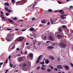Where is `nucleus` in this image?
<instances>
[{
  "mask_svg": "<svg viewBox=\"0 0 73 73\" xmlns=\"http://www.w3.org/2000/svg\"><path fill=\"white\" fill-rule=\"evenodd\" d=\"M30 30L31 31H34V32H36V30H35L34 28H30Z\"/></svg>",
  "mask_w": 73,
  "mask_h": 73,
  "instance_id": "7",
  "label": "nucleus"
},
{
  "mask_svg": "<svg viewBox=\"0 0 73 73\" xmlns=\"http://www.w3.org/2000/svg\"><path fill=\"white\" fill-rule=\"evenodd\" d=\"M14 48H15V46H13V47H12V48H11V50H12Z\"/></svg>",
  "mask_w": 73,
  "mask_h": 73,
  "instance_id": "29",
  "label": "nucleus"
},
{
  "mask_svg": "<svg viewBox=\"0 0 73 73\" xmlns=\"http://www.w3.org/2000/svg\"><path fill=\"white\" fill-rule=\"evenodd\" d=\"M2 18L3 19H5V18L4 17H2Z\"/></svg>",
  "mask_w": 73,
  "mask_h": 73,
  "instance_id": "63",
  "label": "nucleus"
},
{
  "mask_svg": "<svg viewBox=\"0 0 73 73\" xmlns=\"http://www.w3.org/2000/svg\"><path fill=\"white\" fill-rule=\"evenodd\" d=\"M10 67H13V64H11V63H10Z\"/></svg>",
  "mask_w": 73,
  "mask_h": 73,
  "instance_id": "34",
  "label": "nucleus"
},
{
  "mask_svg": "<svg viewBox=\"0 0 73 73\" xmlns=\"http://www.w3.org/2000/svg\"><path fill=\"white\" fill-rule=\"evenodd\" d=\"M49 67H51V65H49Z\"/></svg>",
  "mask_w": 73,
  "mask_h": 73,
  "instance_id": "59",
  "label": "nucleus"
},
{
  "mask_svg": "<svg viewBox=\"0 0 73 73\" xmlns=\"http://www.w3.org/2000/svg\"><path fill=\"white\" fill-rule=\"evenodd\" d=\"M6 40L8 41H11V39L9 38H6Z\"/></svg>",
  "mask_w": 73,
  "mask_h": 73,
  "instance_id": "13",
  "label": "nucleus"
},
{
  "mask_svg": "<svg viewBox=\"0 0 73 73\" xmlns=\"http://www.w3.org/2000/svg\"><path fill=\"white\" fill-rule=\"evenodd\" d=\"M50 42L49 41H47L46 42V43H47V44H48V43H49V42Z\"/></svg>",
  "mask_w": 73,
  "mask_h": 73,
  "instance_id": "33",
  "label": "nucleus"
},
{
  "mask_svg": "<svg viewBox=\"0 0 73 73\" xmlns=\"http://www.w3.org/2000/svg\"><path fill=\"white\" fill-rule=\"evenodd\" d=\"M26 45H29V42H27L26 43Z\"/></svg>",
  "mask_w": 73,
  "mask_h": 73,
  "instance_id": "52",
  "label": "nucleus"
},
{
  "mask_svg": "<svg viewBox=\"0 0 73 73\" xmlns=\"http://www.w3.org/2000/svg\"><path fill=\"white\" fill-rule=\"evenodd\" d=\"M3 64V62L0 63V68L1 67V65H2Z\"/></svg>",
  "mask_w": 73,
  "mask_h": 73,
  "instance_id": "25",
  "label": "nucleus"
},
{
  "mask_svg": "<svg viewBox=\"0 0 73 73\" xmlns=\"http://www.w3.org/2000/svg\"><path fill=\"white\" fill-rule=\"evenodd\" d=\"M50 24V23H49V22H48V23H47V25H49V24Z\"/></svg>",
  "mask_w": 73,
  "mask_h": 73,
  "instance_id": "55",
  "label": "nucleus"
},
{
  "mask_svg": "<svg viewBox=\"0 0 73 73\" xmlns=\"http://www.w3.org/2000/svg\"><path fill=\"white\" fill-rule=\"evenodd\" d=\"M65 67L66 68V69L67 70H68V69H69V67H68V66H65Z\"/></svg>",
  "mask_w": 73,
  "mask_h": 73,
  "instance_id": "21",
  "label": "nucleus"
},
{
  "mask_svg": "<svg viewBox=\"0 0 73 73\" xmlns=\"http://www.w3.org/2000/svg\"><path fill=\"white\" fill-rule=\"evenodd\" d=\"M40 44H41V43L40 42V43H38V45H40Z\"/></svg>",
  "mask_w": 73,
  "mask_h": 73,
  "instance_id": "56",
  "label": "nucleus"
},
{
  "mask_svg": "<svg viewBox=\"0 0 73 73\" xmlns=\"http://www.w3.org/2000/svg\"><path fill=\"white\" fill-rule=\"evenodd\" d=\"M29 57L30 58H32L33 57V54H32V53H30L29 55Z\"/></svg>",
  "mask_w": 73,
  "mask_h": 73,
  "instance_id": "10",
  "label": "nucleus"
},
{
  "mask_svg": "<svg viewBox=\"0 0 73 73\" xmlns=\"http://www.w3.org/2000/svg\"><path fill=\"white\" fill-rule=\"evenodd\" d=\"M1 14H2L3 15V12L2 11H1Z\"/></svg>",
  "mask_w": 73,
  "mask_h": 73,
  "instance_id": "62",
  "label": "nucleus"
},
{
  "mask_svg": "<svg viewBox=\"0 0 73 73\" xmlns=\"http://www.w3.org/2000/svg\"><path fill=\"white\" fill-rule=\"evenodd\" d=\"M8 72V70H6V71H5V72H4V73H7Z\"/></svg>",
  "mask_w": 73,
  "mask_h": 73,
  "instance_id": "45",
  "label": "nucleus"
},
{
  "mask_svg": "<svg viewBox=\"0 0 73 73\" xmlns=\"http://www.w3.org/2000/svg\"><path fill=\"white\" fill-rule=\"evenodd\" d=\"M5 9H6V10H7V12H11V10L8 9V8L7 7L5 8Z\"/></svg>",
  "mask_w": 73,
  "mask_h": 73,
  "instance_id": "9",
  "label": "nucleus"
},
{
  "mask_svg": "<svg viewBox=\"0 0 73 73\" xmlns=\"http://www.w3.org/2000/svg\"><path fill=\"white\" fill-rule=\"evenodd\" d=\"M42 24H44L45 23V20H42Z\"/></svg>",
  "mask_w": 73,
  "mask_h": 73,
  "instance_id": "23",
  "label": "nucleus"
},
{
  "mask_svg": "<svg viewBox=\"0 0 73 73\" xmlns=\"http://www.w3.org/2000/svg\"><path fill=\"white\" fill-rule=\"evenodd\" d=\"M18 60L19 61H21V60H22V57H20L18 58Z\"/></svg>",
  "mask_w": 73,
  "mask_h": 73,
  "instance_id": "17",
  "label": "nucleus"
},
{
  "mask_svg": "<svg viewBox=\"0 0 73 73\" xmlns=\"http://www.w3.org/2000/svg\"><path fill=\"white\" fill-rule=\"evenodd\" d=\"M11 58V56H9V59H10Z\"/></svg>",
  "mask_w": 73,
  "mask_h": 73,
  "instance_id": "53",
  "label": "nucleus"
},
{
  "mask_svg": "<svg viewBox=\"0 0 73 73\" xmlns=\"http://www.w3.org/2000/svg\"><path fill=\"white\" fill-rule=\"evenodd\" d=\"M49 60H45V64H49Z\"/></svg>",
  "mask_w": 73,
  "mask_h": 73,
  "instance_id": "14",
  "label": "nucleus"
},
{
  "mask_svg": "<svg viewBox=\"0 0 73 73\" xmlns=\"http://www.w3.org/2000/svg\"><path fill=\"white\" fill-rule=\"evenodd\" d=\"M57 37H62V36H61V35H58L57 36Z\"/></svg>",
  "mask_w": 73,
  "mask_h": 73,
  "instance_id": "46",
  "label": "nucleus"
},
{
  "mask_svg": "<svg viewBox=\"0 0 73 73\" xmlns=\"http://www.w3.org/2000/svg\"><path fill=\"white\" fill-rule=\"evenodd\" d=\"M59 32H62V29H60L59 30Z\"/></svg>",
  "mask_w": 73,
  "mask_h": 73,
  "instance_id": "41",
  "label": "nucleus"
},
{
  "mask_svg": "<svg viewBox=\"0 0 73 73\" xmlns=\"http://www.w3.org/2000/svg\"><path fill=\"white\" fill-rule=\"evenodd\" d=\"M39 69H40V67H38L37 68V70Z\"/></svg>",
  "mask_w": 73,
  "mask_h": 73,
  "instance_id": "50",
  "label": "nucleus"
},
{
  "mask_svg": "<svg viewBox=\"0 0 73 73\" xmlns=\"http://www.w3.org/2000/svg\"><path fill=\"white\" fill-rule=\"evenodd\" d=\"M70 9H73V6H70Z\"/></svg>",
  "mask_w": 73,
  "mask_h": 73,
  "instance_id": "36",
  "label": "nucleus"
},
{
  "mask_svg": "<svg viewBox=\"0 0 73 73\" xmlns=\"http://www.w3.org/2000/svg\"><path fill=\"white\" fill-rule=\"evenodd\" d=\"M7 63H8V58H7V60H6V61H5V63L7 64Z\"/></svg>",
  "mask_w": 73,
  "mask_h": 73,
  "instance_id": "27",
  "label": "nucleus"
},
{
  "mask_svg": "<svg viewBox=\"0 0 73 73\" xmlns=\"http://www.w3.org/2000/svg\"><path fill=\"white\" fill-rule=\"evenodd\" d=\"M58 3H59V4H61V2H60V1H58Z\"/></svg>",
  "mask_w": 73,
  "mask_h": 73,
  "instance_id": "58",
  "label": "nucleus"
},
{
  "mask_svg": "<svg viewBox=\"0 0 73 73\" xmlns=\"http://www.w3.org/2000/svg\"><path fill=\"white\" fill-rule=\"evenodd\" d=\"M27 48L28 49H30V47H27Z\"/></svg>",
  "mask_w": 73,
  "mask_h": 73,
  "instance_id": "60",
  "label": "nucleus"
},
{
  "mask_svg": "<svg viewBox=\"0 0 73 73\" xmlns=\"http://www.w3.org/2000/svg\"><path fill=\"white\" fill-rule=\"evenodd\" d=\"M20 3V1H19V2H17V3Z\"/></svg>",
  "mask_w": 73,
  "mask_h": 73,
  "instance_id": "54",
  "label": "nucleus"
},
{
  "mask_svg": "<svg viewBox=\"0 0 73 73\" xmlns=\"http://www.w3.org/2000/svg\"><path fill=\"white\" fill-rule=\"evenodd\" d=\"M54 48V47L53 46H48L47 47V50H50L51 49Z\"/></svg>",
  "mask_w": 73,
  "mask_h": 73,
  "instance_id": "6",
  "label": "nucleus"
},
{
  "mask_svg": "<svg viewBox=\"0 0 73 73\" xmlns=\"http://www.w3.org/2000/svg\"><path fill=\"white\" fill-rule=\"evenodd\" d=\"M6 16H8L9 15V14L8 13H6Z\"/></svg>",
  "mask_w": 73,
  "mask_h": 73,
  "instance_id": "43",
  "label": "nucleus"
},
{
  "mask_svg": "<svg viewBox=\"0 0 73 73\" xmlns=\"http://www.w3.org/2000/svg\"><path fill=\"white\" fill-rule=\"evenodd\" d=\"M35 18H33V19H32V20L33 21V20H35Z\"/></svg>",
  "mask_w": 73,
  "mask_h": 73,
  "instance_id": "48",
  "label": "nucleus"
},
{
  "mask_svg": "<svg viewBox=\"0 0 73 73\" xmlns=\"http://www.w3.org/2000/svg\"><path fill=\"white\" fill-rule=\"evenodd\" d=\"M41 69L42 70H45V68H41Z\"/></svg>",
  "mask_w": 73,
  "mask_h": 73,
  "instance_id": "28",
  "label": "nucleus"
},
{
  "mask_svg": "<svg viewBox=\"0 0 73 73\" xmlns=\"http://www.w3.org/2000/svg\"><path fill=\"white\" fill-rule=\"evenodd\" d=\"M49 58H51V60H54V58L53 56H52L51 55L49 56Z\"/></svg>",
  "mask_w": 73,
  "mask_h": 73,
  "instance_id": "8",
  "label": "nucleus"
},
{
  "mask_svg": "<svg viewBox=\"0 0 73 73\" xmlns=\"http://www.w3.org/2000/svg\"><path fill=\"white\" fill-rule=\"evenodd\" d=\"M63 10H60L59 11V12H61L62 14H64V12H63Z\"/></svg>",
  "mask_w": 73,
  "mask_h": 73,
  "instance_id": "11",
  "label": "nucleus"
},
{
  "mask_svg": "<svg viewBox=\"0 0 73 73\" xmlns=\"http://www.w3.org/2000/svg\"><path fill=\"white\" fill-rule=\"evenodd\" d=\"M22 38V37H20V38H19V39H18V40H17V41H20V42L22 41V40L24 39V38Z\"/></svg>",
  "mask_w": 73,
  "mask_h": 73,
  "instance_id": "3",
  "label": "nucleus"
},
{
  "mask_svg": "<svg viewBox=\"0 0 73 73\" xmlns=\"http://www.w3.org/2000/svg\"><path fill=\"white\" fill-rule=\"evenodd\" d=\"M49 68H51V69H54V68L53 67H49Z\"/></svg>",
  "mask_w": 73,
  "mask_h": 73,
  "instance_id": "51",
  "label": "nucleus"
},
{
  "mask_svg": "<svg viewBox=\"0 0 73 73\" xmlns=\"http://www.w3.org/2000/svg\"><path fill=\"white\" fill-rule=\"evenodd\" d=\"M58 61H60V58H58V59H57Z\"/></svg>",
  "mask_w": 73,
  "mask_h": 73,
  "instance_id": "40",
  "label": "nucleus"
},
{
  "mask_svg": "<svg viewBox=\"0 0 73 73\" xmlns=\"http://www.w3.org/2000/svg\"><path fill=\"white\" fill-rule=\"evenodd\" d=\"M36 42V40H35L33 42V45H35Z\"/></svg>",
  "mask_w": 73,
  "mask_h": 73,
  "instance_id": "20",
  "label": "nucleus"
},
{
  "mask_svg": "<svg viewBox=\"0 0 73 73\" xmlns=\"http://www.w3.org/2000/svg\"><path fill=\"white\" fill-rule=\"evenodd\" d=\"M5 5H7V6H9V4L7 3H5Z\"/></svg>",
  "mask_w": 73,
  "mask_h": 73,
  "instance_id": "22",
  "label": "nucleus"
},
{
  "mask_svg": "<svg viewBox=\"0 0 73 73\" xmlns=\"http://www.w3.org/2000/svg\"><path fill=\"white\" fill-rule=\"evenodd\" d=\"M42 55H40V56H39V57H38V60L36 61V64H38V63L40 62V61L39 60H41V58H42Z\"/></svg>",
  "mask_w": 73,
  "mask_h": 73,
  "instance_id": "2",
  "label": "nucleus"
},
{
  "mask_svg": "<svg viewBox=\"0 0 73 73\" xmlns=\"http://www.w3.org/2000/svg\"><path fill=\"white\" fill-rule=\"evenodd\" d=\"M21 56L20 54V55H18V56Z\"/></svg>",
  "mask_w": 73,
  "mask_h": 73,
  "instance_id": "64",
  "label": "nucleus"
},
{
  "mask_svg": "<svg viewBox=\"0 0 73 73\" xmlns=\"http://www.w3.org/2000/svg\"><path fill=\"white\" fill-rule=\"evenodd\" d=\"M41 37L42 39L43 40H45L46 39V37Z\"/></svg>",
  "mask_w": 73,
  "mask_h": 73,
  "instance_id": "12",
  "label": "nucleus"
},
{
  "mask_svg": "<svg viewBox=\"0 0 73 73\" xmlns=\"http://www.w3.org/2000/svg\"><path fill=\"white\" fill-rule=\"evenodd\" d=\"M70 65H71V66H72V67H73V64L72 63H70Z\"/></svg>",
  "mask_w": 73,
  "mask_h": 73,
  "instance_id": "38",
  "label": "nucleus"
},
{
  "mask_svg": "<svg viewBox=\"0 0 73 73\" xmlns=\"http://www.w3.org/2000/svg\"><path fill=\"white\" fill-rule=\"evenodd\" d=\"M49 39L51 40H53V38H52V37H49Z\"/></svg>",
  "mask_w": 73,
  "mask_h": 73,
  "instance_id": "16",
  "label": "nucleus"
},
{
  "mask_svg": "<svg viewBox=\"0 0 73 73\" xmlns=\"http://www.w3.org/2000/svg\"><path fill=\"white\" fill-rule=\"evenodd\" d=\"M7 31H11V29H7Z\"/></svg>",
  "mask_w": 73,
  "mask_h": 73,
  "instance_id": "42",
  "label": "nucleus"
},
{
  "mask_svg": "<svg viewBox=\"0 0 73 73\" xmlns=\"http://www.w3.org/2000/svg\"><path fill=\"white\" fill-rule=\"evenodd\" d=\"M51 22L52 24H53V19H51Z\"/></svg>",
  "mask_w": 73,
  "mask_h": 73,
  "instance_id": "19",
  "label": "nucleus"
},
{
  "mask_svg": "<svg viewBox=\"0 0 73 73\" xmlns=\"http://www.w3.org/2000/svg\"><path fill=\"white\" fill-rule=\"evenodd\" d=\"M57 68L58 69H62L63 67L62 66L58 65L57 66Z\"/></svg>",
  "mask_w": 73,
  "mask_h": 73,
  "instance_id": "4",
  "label": "nucleus"
},
{
  "mask_svg": "<svg viewBox=\"0 0 73 73\" xmlns=\"http://www.w3.org/2000/svg\"><path fill=\"white\" fill-rule=\"evenodd\" d=\"M27 64L26 63H24L23 64V67H25L27 66Z\"/></svg>",
  "mask_w": 73,
  "mask_h": 73,
  "instance_id": "15",
  "label": "nucleus"
},
{
  "mask_svg": "<svg viewBox=\"0 0 73 73\" xmlns=\"http://www.w3.org/2000/svg\"><path fill=\"white\" fill-rule=\"evenodd\" d=\"M35 4L33 5V8H34V7H35Z\"/></svg>",
  "mask_w": 73,
  "mask_h": 73,
  "instance_id": "57",
  "label": "nucleus"
},
{
  "mask_svg": "<svg viewBox=\"0 0 73 73\" xmlns=\"http://www.w3.org/2000/svg\"><path fill=\"white\" fill-rule=\"evenodd\" d=\"M62 37H57V38L60 39Z\"/></svg>",
  "mask_w": 73,
  "mask_h": 73,
  "instance_id": "39",
  "label": "nucleus"
},
{
  "mask_svg": "<svg viewBox=\"0 0 73 73\" xmlns=\"http://www.w3.org/2000/svg\"><path fill=\"white\" fill-rule=\"evenodd\" d=\"M63 28H64V29H66V26H65L63 25Z\"/></svg>",
  "mask_w": 73,
  "mask_h": 73,
  "instance_id": "35",
  "label": "nucleus"
},
{
  "mask_svg": "<svg viewBox=\"0 0 73 73\" xmlns=\"http://www.w3.org/2000/svg\"><path fill=\"white\" fill-rule=\"evenodd\" d=\"M52 10L51 9H49L48 10V11L49 12H52Z\"/></svg>",
  "mask_w": 73,
  "mask_h": 73,
  "instance_id": "30",
  "label": "nucleus"
},
{
  "mask_svg": "<svg viewBox=\"0 0 73 73\" xmlns=\"http://www.w3.org/2000/svg\"><path fill=\"white\" fill-rule=\"evenodd\" d=\"M66 16V15L65 14L64 15H61L60 17L62 19H65V17H64V16Z\"/></svg>",
  "mask_w": 73,
  "mask_h": 73,
  "instance_id": "5",
  "label": "nucleus"
},
{
  "mask_svg": "<svg viewBox=\"0 0 73 73\" xmlns=\"http://www.w3.org/2000/svg\"><path fill=\"white\" fill-rule=\"evenodd\" d=\"M47 72H51V70H50V69H48L47 70Z\"/></svg>",
  "mask_w": 73,
  "mask_h": 73,
  "instance_id": "26",
  "label": "nucleus"
},
{
  "mask_svg": "<svg viewBox=\"0 0 73 73\" xmlns=\"http://www.w3.org/2000/svg\"><path fill=\"white\" fill-rule=\"evenodd\" d=\"M32 36H33V37H35L36 36V34L35 33H34Z\"/></svg>",
  "mask_w": 73,
  "mask_h": 73,
  "instance_id": "24",
  "label": "nucleus"
},
{
  "mask_svg": "<svg viewBox=\"0 0 73 73\" xmlns=\"http://www.w3.org/2000/svg\"><path fill=\"white\" fill-rule=\"evenodd\" d=\"M17 50H18V51L20 50H19V48H17Z\"/></svg>",
  "mask_w": 73,
  "mask_h": 73,
  "instance_id": "61",
  "label": "nucleus"
},
{
  "mask_svg": "<svg viewBox=\"0 0 73 73\" xmlns=\"http://www.w3.org/2000/svg\"><path fill=\"white\" fill-rule=\"evenodd\" d=\"M54 70H55V71H58V69H57V68H55L54 69Z\"/></svg>",
  "mask_w": 73,
  "mask_h": 73,
  "instance_id": "37",
  "label": "nucleus"
},
{
  "mask_svg": "<svg viewBox=\"0 0 73 73\" xmlns=\"http://www.w3.org/2000/svg\"><path fill=\"white\" fill-rule=\"evenodd\" d=\"M44 64V62H41L40 63V64Z\"/></svg>",
  "mask_w": 73,
  "mask_h": 73,
  "instance_id": "31",
  "label": "nucleus"
},
{
  "mask_svg": "<svg viewBox=\"0 0 73 73\" xmlns=\"http://www.w3.org/2000/svg\"><path fill=\"white\" fill-rule=\"evenodd\" d=\"M59 47L62 48H65L66 47V44L63 42H61L59 44Z\"/></svg>",
  "mask_w": 73,
  "mask_h": 73,
  "instance_id": "1",
  "label": "nucleus"
},
{
  "mask_svg": "<svg viewBox=\"0 0 73 73\" xmlns=\"http://www.w3.org/2000/svg\"><path fill=\"white\" fill-rule=\"evenodd\" d=\"M26 30V29L24 30H22V31H23V32H24V31H25V30Z\"/></svg>",
  "mask_w": 73,
  "mask_h": 73,
  "instance_id": "49",
  "label": "nucleus"
},
{
  "mask_svg": "<svg viewBox=\"0 0 73 73\" xmlns=\"http://www.w3.org/2000/svg\"><path fill=\"white\" fill-rule=\"evenodd\" d=\"M12 3H15V0H12Z\"/></svg>",
  "mask_w": 73,
  "mask_h": 73,
  "instance_id": "47",
  "label": "nucleus"
},
{
  "mask_svg": "<svg viewBox=\"0 0 73 73\" xmlns=\"http://www.w3.org/2000/svg\"><path fill=\"white\" fill-rule=\"evenodd\" d=\"M13 20H17V18L16 17H15L13 18Z\"/></svg>",
  "mask_w": 73,
  "mask_h": 73,
  "instance_id": "32",
  "label": "nucleus"
},
{
  "mask_svg": "<svg viewBox=\"0 0 73 73\" xmlns=\"http://www.w3.org/2000/svg\"><path fill=\"white\" fill-rule=\"evenodd\" d=\"M42 66L43 67H46V66H45L44 65H43V64L42 65Z\"/></svg>",
  "mask_w": 73,
  "mask_h": 73,
  "instance_id": "44",
  "label": "nucleus"
},
{
  "mask_svg": "<svg viewBox=\"0 0 73 73\" xmlns=\"http://www.w3.org/2000/svg\"><path fill=\"white\" fill-rule=\"evenodd\" d=\"M8 20L10 23H14V22L13 21L9 19Z\"/></svg>",
  "mask_w": 73,
  "mask_h": 73,
  "instance_id": "18",
  "label": "nucleus"
}]
</instances>
